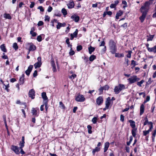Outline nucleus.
I'll return each mask as SVG.
<instances>
[{
	"instance_id": "f257e3e1",
	"label": "nucleus",
	"mask_w": 156,
	"mask_h": 156,
	"mask_svg": "<svg viewBox=\"0 0 156 156\" xmlns=\"http://www.w3.org/2000/svg\"><path fill=\"white\" fill-rule=\"evenodd\" d=\"M152 3V1L149 0V1L146 2L141 7L140 10L142 13V14L140 17V20H144L150 9L149 6Z\"/></svg>"
},
{
	"instance_id": "f03ea898",
	"label": "nucleus",
	"mask_w": 156,
	"mask_h": 156,
	"mask_svg": "<svg viewBox=\"0 0 156 156\" xmlns=\"http://www.w3.org/2000/svg\"><path fill=\"white\" fill-rule=\"evenodd\" d=\"M126 89L125 86L122 84H119L115 87L114 91L115 94H118L121 90Z\"/></svg>"
},
{
	"instance_id": "7ed1b4c3",
	"label": "nucleus",
	"mask_w": 156,
	"mask_h": 156,
	"mask_svg": "<svg viewBox=\"0 0 156 156\" xmlns=\"http://www.w3.org/2000/svg\"><path fill=\"white\" fill-rule=\"evenodd\" d=\"M127 80L129 83L132 84L140 80V79L139 78H138L136 76H133L128 79Z\"/></svg>"
},
{
	"instance_id": "20e7f679",
	"label": "nucleus",
	"mask_w": 156,
	"mask_h": 156,
	"mask_svg": "<svg viewBox=\"0 0 156 156\" xmlns=\"http://www.w3.org/2000/svg\"><path fill=\"white\" fill-rule=\"evenodd\" d=\"M32 115L36 116H38L39 114V110L38 108H32L31 110Z\"/></svg>"
},
{
	"instance_id": "39448f33",
	"label": "nucleus",
	"mask_w": 156,
	"mask_h": 156,
	"mask_svg": "<svg viewBox=\"0 0 156 156\" xmlns=\"http://www.w3.org/2000/svg\"><path fill=\"white\" fill-rule=\"evenodd\" d=\"M37 62L35 63L34 66L35 69L40 67L42 64L41 58V57H38L37 58Z\"/></svg>"
},
{
	"instance_id": "423d86ee",
	"label": "nucleus",
	"mask_w": 156,
	"mask_h": 156,
	"mask_svg": "<svg viewBox=\"0 0 156 156\" xmlns=\"http://www.w3.org/2000/svg\"><path fill=\"white\" fill-rule=\"evenodd\" d=\"M75 100L78 102H83L85 100V98L83 95L80 94L76 97Z\"/></svg>"
},
{
	"instance_id": "0eeeda50",
	"label": "nucleus",
	"mask_w": 156,
	"mask_h": 156,
	"mask_svg": "<svg viewBox=\"0 0 156 156\" xmlns=\"http://www.w3.org/2000/svg\"><path fill=\"white\" fill-rule=\"evenodd\" d=\"M11 149L16 154H20L19 148L18 147L15 146H12Z\"/></svg>"
},
{
	"instance_id": "6e6552de",
	"label": "nucleus",
	"mask_w": 156,
	"mask_h": 156,
	"mask_svg": "<svg viewBox=\"0 0 156 156\" xmlns=\"http://www.w3.org/2000/svg\"><path fill=\"white\" fill-rule=\"evenodd\" d=\"M35 91L33 89L30 90L29 92V97L31 98L32 99H34V98Z\"/></svg>"
},
{
	"instance_id": "1a4fd4ad",
	"label": "nucleus",
	"mask_w": 156,
	"mask_h": 156,
	"mask_svg": "<svg viewBox=\"0 0 156 156\" xmlns=\"http://www.w3.org/2000/svg\"><path fill=\"white\" fill-rule=\"evenodd\" d=\"M103 101V99L101 96L99 97L96 100V103L97 104L99 105L102 104Z\"/></svg>"
},
{
	"instance_id": "9d476101",
	"label": "nucleus",
	"mask_w": 156,
	"mask_h": 156,
	"mask_svg": "<svg viewBox=\"0 0 156 156\" xmlns=\"http://www.w3.org/2000/svg\"><path fill=\"white\" fill-rule=\"evenodd\" d=\"M33 65H30L28 67L25 73H26V74L27 76H28L29 75L30 73V72H31V71L32 70V69L33 68Z\"/></svg>"
},
{
	"instance_id": "9b49d317",
	"label": "nucleus",
	"mask_w": 156,
	"mask_h": 156,
	"mask_svg": "<svg viewBox=\"0 0 156 156\" xmlns=\"http://www.w3.org/2000/svg\"><path fill=\"white\" fill-rule=\"evenodd\" d=\"M116 42L113 40H110L109 42V48L116 47Z\"/></svg>"
},
{
	"instance_id": "f8f14e48",
	"label": "nucleus",
	"mask_w": 156,
	"mask_h": 156,
	"mask_svg": "<svg viewBox=\"0 0 156 156\" xmlns=\"http://www.w3.org/2000/svg\"><path fill=\"white\" fill-rule=\"evenodd\" d=\"M30 46L29 49V52L28 54H29L30 51H33L35 50L36 47L33 44L30 43Z\"/></svg>"
},
{
	"instance_id": "ddd939ff",
	"label": "nucleus",
	"mask_w": 156,
	"mask_h": 156,
	"mask_svg": "<svg viewBox=\"0 0 156 156\" xmlns=\"http://www.w3.org/2000/svg\"><path fill=\"white\" fill-rule=\"evenodd\" d=\"M68 7L69 9H72L74 6V3L73 1H70L67 4Z\"/></svg>"
},
{
	"instance_id": "4468645a",
	"label": "nucleus",
	"mask_w": 156,
	"mask_h": 156,
	"mask_svg": "<svg viewBox=\"0 0 156 156\" xmlns=\"http://www.w3.org/2000/svg\"><path fill=\"white\" fill-rule=\"evenodd\" d=\"M51 66L52 67V70L53 72H55L57 71L55 65L54 61L52 60L51 62Z\"/></svg>"
},
{
	"instance_id": "2eb2a0df",
	"label": "nucleus",
	"mask_w": 156,
	"mask_h": 156,
	"mask_svg": "<svg viewBox=\"0 0 156 156\" xmlns=\"http://www.w3.org/2000/svg\"><path fill=\"white\" fill-rule=\"evenodd\" d=\"M109 49L110 51L111 52L112 54H114L115 53V52L117 50V48L116 46L115 47H112L109 48Z\"/></svg>"
},
{
	"instance_id": "dca6fc26",
	"label": "nucleus",
	"mask_w": 156,
	"mask_h": 156,
	"mask_svg": "<svg viewBox=\"0 0 156 156\" xmlns=\"http://www.w3.org/2000/svg\"><path fill=\"white\" fill-rule=\"evenodd\" d=\"M110 104V98L108 97L105 102V105L106 106V108H108Z\"/></svg>"
},
{
	"instance_id": "f3484780",
	"label": "nucleus",
	"mask_w": 156,
	"mask_h": 156,
	"mask_svg": "<svg viewBox=\"0 0 156 156\" xmlns=\"http://www.w3.org/2000/svg\"><path fill=\"white\" fill-rule=\"evenodd\" d=\"M129 122L130 123V125L131 126V127L133 128H135V122L134 121L132 120H130L129 121Z\"/></svg>"
},
{
	"instance_id": "a211bd4d",
	"label": "nucleus",
	"mask_w": 156,
	"mask_h": 156,
	"mask_svg": "<svg viewBox=\"0 0 156 156\" xmlns=\"http://www.w3.org/2000/svg\"><path fill=\"white\" fill-rule=\"evenodd\" d=\"M144 106L143 104H142L140 107V115H142L144 112Z\"/></svg>"
},
{
	"instance_id": "6ab92c4d",
	"label": "nucleus",
	"mask_w": 156,
	"mask_h": 156,
	"mask_svg": "<svg viewBox=\"0 0 156 156\" xmlns=\"http://www.w3.org/2000/svg\"><path fill=\"white\" fill-rule=\"evenodd\" d=\"M149 51L154 52V53H156V45L154 46L153 47L149 48Z\"/></svg>"
},
{
	"instance_id": "aec40b11",
	"label": "nucleus",
	"mask_w": 156,
	"mask_h": 156,
	"mask_svg": "<svg viewBox=\"0 0 156 156\" xmlns=\"http://www.w3.org/2000/svg\"><path fill=\"white\" fill-rule=\"evenodd\" d=\"M41 96L42 98L44 100V101H47L48 98L46 96V93L45 92H43L41 94Z\"/></svg>"
},
{
	"instance_id": "412c9836",
	"label": "nucleus",
	"mask_w": 156,
	"mask_h": 156,
	"mask_svg": "<svg viewBox=\"0 0 156 156\" xmlns=\"http://www.w3.org/2000/svg\"><path fill=\"white\" fill-rule=\"evenodd\" d=\"M123 12L122 10H119L118 12H117L116 15V19H119V17L121 16Z\"/></svg>"
},
{
	"instance_id": "4be33fe9",
	"label": "nucleus",
	"mask_w": 156,
	"mask_h": 156,
	"mask_svg": "<svg viewBox=\"0 0 156 156\" xmlns=\"http://www.w3.org/2000/svg\"><path fill=\"white\" fill-rule=\"evenodd\" d=\"M24 75L23 74L20 79V84H23L24 83Z\"/></svg>"
},
{
	"instance_id": "5701e85b",
	"label": "nucleus",
	"mask_w": 156,
	"mask_h": 156,
	"mask_svg": "<svg viewBox=\"0 0 156 156\" xmlns=\"http://www.w3.org/2000/svg\"><path fill=\"white\" fill-rule=\"evenodd\" d=\"M3 120L5 124V126L6 127V129L7 131V133L8 134H9V131H8V126L7 125V124L6 123V117L5 116H3Z\"/></svg>"
},
{
	"instance_id": "b1692460",
	"label": "nucleus",
	"mask_w": 156,
	"mask_h": 156,
	"mask_svg": "<svg viewBox=\"0 0 156 156\" xmlns=\"http://www.w3.org/2000/svg\"><path fill=\"white\" fill-rule=\"evenodd\" d=\"M66 25L65 23H58V24L57 25L56 27L57 29H59L60 27H64Z\"/></svg>"
},
{
	"instance_id": "393cba45",
	"label": "nucleus",
	"mask_w": 156,
	"mask_h": 156,
	"mask_svg": "<svg viewBox=\"0 0 156 156\" xmlns=\"http://www.w3.org/2000/svg\"><path fill=\"white\" fill-rule=\"evenodd\" d=\"M89 53L90 54H91L94 51L95 48L90 46L88 48Z\"/></svg>"
},
{
	"instance_id": "a878e982",
	"label": "nucleus",
	"mask_w": 156,
	"mask_h": 156,
	"mask_svg": "<svg viewBox=\"0 0 156 156\" xmlns=\"http://www.w3.org/2000/svg\"><path fill=\"white\" fill-rule=\"evenodd\" d=\"M0 48L2 51L4 52H6L7 51L5 45L4 44H2L1 45Z\"/></svg>"
},
{
	"instance_id": "bb28decb",
	"label": "nucleus",
	"mask_w": 156,
	"mask_h": 156,
	"mask_svg": "<svg viewBox=\"0 0 156 156\" xmlns=\"http://www.w3.org/2000/svg\"><path fill=\"white\" fill-rule=\"evenodd\" d=\"M136 130H137V129L136 128H133L132 130V135L134 137H135V136L136 135Z\"/></svg>"
},
{
	"instance_id": "cd10ccee",
	"label": "nucleus",
	"mask_w": 156,
	"mask_h": 156,
	"mask_svg": "<svg viewBox=\"0 0 156 156\" xmlns=\"http://www.w3.org/2000/svg\"><path fill=\"white\" fill-rule=\"evenodd\" d=\"M4 17L6 19H8L9 20L11 19V17L10 15L8 13H5L4 15Z\"/></svg>"
},
{
	"instance_id": "c85d7f7f",
	"label": "nucleus",
	"mask_w": 156,
	"mask_h": 156,
	"mask_svg": "<svg viewBox=\"0 0 156 156\" xmlns=\"http://www.w3.org/2000/svg\"><path fill=\"white\" fill-rule=\"evenodd\" d=\"M100 148L99 147H96L92 151V153L93 154H94L96 152H98L100 151Z\"/></svg>"
},
{
	"instance_id": "c756f323",
	"label": "nucleus",
	"mask_w": 156,
	"mask_h": 156,
	"mask_svg": "<svg viewBox=\"0 0 156 156\" xmlns=\"http://www.w3.org/2000/svg\"><path fill=\"white\" fill-rule=\"evenodd\" d=\"M71 18L73 20H79L80 17L79 16L76 14H74L71 17Z\"/></svg>"
},
{
	"instance_id": "7c9ffc66",
	"label": "nucleus",
	"mask_w": 156,
	"mask_h": 156,
	"mask_svg": "<svg viewBox=\"0 0 156 156\" xmlns=\"http://www.w3.org/2000/svg\"><path fill=\"white\" fill-rule=\"evenodd\" d=\"M96 58V56L94 55H91L90 57H89V60L91 61L92 62Z\"/></svg>"
},
{
	"instance_id": "2f4dec72",
	"label": "nucleus",
	"mask_w": 156,
	"mask_h": 156,
	"mask_svg": "<svg viewBox=\"0 0 156 156\" xmlns=\"http://www.w3.org/2000/svg\"><path fill=\"white\" fill-rule=\"evenodd\" d=\"M98 118L94 117L92 119V122L94 124H95L97 122Z\"/></svg>"
},
{
	"instance_id": "473e14b6",
	"label": "nucleus",
	"mask_w": 156,
	"mask_h": 156,
	"mask_svg": "<svg viewBox=\"0 0 156 156\" xmlns=\"http://www.w3.org/2000/svg\"><path fill=\"white\" fill-rule=\"evenodd\" d=\"M3 85L5 87V89L7 91V92H9V89H8V88L9 87V84H8L7 85H5L4 83H3Z\"/></svg>"
},
{
	"instance_id": "72a5a7b5",
	"label": "nucleus",
	"mask_w": 156,
	"mask_h": 156,
	"mask_svg": "<svg viewBox=\"0 0 156 156\" xmlns=\"http://www.w3.org/2000/svg\"><path fill=\"white\" fill-rule=\"evenodd\" d=\"M133 139V138L132 136L129 137V141L128 142H127V144L128 146H129L132 141Z\"/></svg>"
},
{
	"instance_id": "f704fd0d",
	"label": "nucleus",
	"mask_w": 156,
	"mask_h": 156,
	"mask_svg": "<svg viewBox=\"0 0 156 156\" xmlns=\"http://www.w3.org/2000/svg\"><path fill=\"white\" fill-rule=\"evenodd\" d=\"M154 35H150L149 37L147 39V41H152L154 38Z\"/></svg>"
},
{
	"instance_id": "c9c22d12",
	"label": "nucleus",
	"mask_w": 156,
	"mask_h": 156,
	"mask_svg": "<svg viewBox=\"0 0 156 156\" xmlns=\"http://www.w3.org/2000/svg\"><path fill=\"white\" fill-rule=\"evenodd\" d=\"M144 82V81L143 80H141L140 82H137V85L140 87L141 86V85Z\"/></svg>"
},
{
	"instance_id": "e433bc0d",
	"label": "nucleus",
	"mask_w": 156,
	"mask_h": 156,
	"mask_svg": "<svg viewBox=\"0 0 156 156\" xmlns=\"http://www.w3.org/2000/svg\"><path fill=\"white\" fill-rule=\"evenodd\" d=\"M62 12L64 15H66L67 14L66 10L65 8H63L62 10Z\"/></svg>"
},
{
	"instance_id": "4c0bfd02",
	"label": "nucleus",
	"mask_w": 156,
	"mask_h": 156,
	"mask_svg": "<svg viewBox=\"0 0 156 156\" xmlns=\"http://www.w3.org/2000/svg\"><path fill=\"white\" fill-rule=\"evenodd\" d=\"M43 103L45 106V108L46 111H47L48 107V106L47 101H43Z\"/></svg>"
},
{
	"instance_id": "58836bf2",
	"label": "nucleus",
	"mask_w": 156,
	"mask_h": 156,
	"mask_svg": "<svg viewBox=\"0 0 156 156\" xmlns=\"http://www.w3.org/2000/svg\"><path fill=\"white\" fill-rule=\"evenodd\" d=\"M13 47L16 50H17L18 49V46H17V44L16 43H14L13 44Z\"/></svg>"
},
{
	"instance_id": "ea45409f",
	"label": "nucleus",
	"mask_w": 156,
	"mask_h": 156,
	"mask_svg": "<svg viewBox=\"0 0 156 156\" xmlns=\"http://www.w3.org/2000/svg\"><path fill=\"white\" fill-rule=\"evenodd\" d=\"M144 120H145V121L144 123V125L145 126L147 125V124H149V122H148V120L147 117L145 118Z\"/></svg>"
},
{
	"instance_id": "a19ab883",
	"label": "nucleus",
	"mask_w": 156,
	"mask_h": 156,
	"mask_svg": "<svg viewBox=\"0 0 156 156\" xmlns=\"http://www.w3.org/2000/svg\"><path fill=\"white\" fill-rule=\"evenodd\" d=\"M60 107L62 109H64L65 108V106L63 104L62 102H59Z\"/></svg>"
},
{
	"instance_id": "79ce46f5",
	"label": "nucleus",
	"mask_w": 156,
	"mask_h": 156,
	"mask_svg": "<svg viewBox=\"0 0 156 156\" xmlns=\"http://www.w3.org/2000/svg\"><path fill=\"white\" fill-rule=\"evenodd\" d=\"M137 64L135 61L133 60H132L131 65H133V67H134L135 66L137 65Z\"/></svg>"
},
{
	"instance_id": "37998d69",
	"label": "nucleus",
	"mask_w": 156,
	"mask_h": 156,
	"mask_svg": "<svg viewBox=\"0 0 156 156\" xmlns=\"http://www.w3.org/2000/svg\"><path fill=\"white\" fill-rule=\"evenodd\" d=\"M82 46L81 45H78L76 49L78 51H79L82 50Z\"/></svg>"
},
{
	"instance_id": "c03bdc74",
	"label": "nucleus",
	"mask_w": 156,
	"mask_h": 156,
	"mask_svg": "<svg viewBox=\"0 0 156 156\" xmlns=\"http://www.w3.org/2000/svg\"><path fill=\"white\" fill-rule=\"evenodd\" d=\"M132 52L131 51H128V54H127L126 56L128 58H130L131 57V54Z\"/></svg>"
},
{
	"instance_id": "a18cd8bd",
	"label": "nucleus",
	"mask_w": 156,
	"mask_h": 156,
	"mask_svg": "<svg viewBox=\"0 0 156 156\" xmlns=\"http://www.w3.org/2000/svg\"><path fill=\"white\" fill-rule=\"evenodd\" d=\"M75 54V52L72 50V48H70V51L69 52V54L70 55H73Z\"/></svg>"
},
{
	"instance_id": "49530a36",
	"label": "nucleus",
	"mask_w": 156,
	"mask_h": 156,
	"mask_svg": "<svg viewBox=\"0 0 156 156\" xmlns=\"http://www.w3.org/2000/svg\"><path fill=\"white\" fill-rule=\"evenodd\" d=\"M78 32V30L77 29H76L75 31L73 33V36H74L75 37H76L77 35Z\"/></svg>"
},
{
	"instance_id": "de8ad7c7",
	"label": "nucleus",
	"mask_w": 156,
	"mask_h": 156,
	"mask_svg": "<svg viewBox=\"0 0 156 156\" xmlns=\"http://www.w3.org/2000/svg\"><path fill=\"white\" fill-rule=\"evenodd\" d=\"M109 145V143L108 142H106L105 144V148H107L108 149Z\"/></svg>"
},
{
	"instance_id": "09e8293b",
	"label": "nucleus",
	"mask_w": 156,
	"mask_h": 156,
	"mask_svg": "<svg viewBox=\"0 0 156 156\" xmlns=\"http://www.w3.org/2000/svg\"><path fill=\"white\" fill-rule=\"evenodd\" d=\"M37 40L39 42H40L42 41V37L41 35L38 36L37 37Z\"/></svg>"
},
{
	"instance_id": "8fccbe9b",
	"label": "nucleus",
	"mask_w": 156,
	"mask_h": 156,
	"mask_svg": "<svg viewBox=\"0 0 156 156\" xmlns=\"http://www.w3.org/2000/svg\"><path fill=\"white\" fill-rule=\"evenodd\" d=\"M25 142H20V148H22L24 146V144Z\"/></svg>"
},
{
	"instance_id": "3c124183",
	"label": "nucleus",
	"mask_w": 156,
	"mask_h": 156,
	"mask_svg": "<svg viewBox=\"0 0 156 156\" xmlns=\"http://www.w3.org/2000/svg\"><path fill=\"white\" fill-rule=\"evenodd\" d=\"M82 58L83 59L84 61L86 62H87L88 61V58L87 57H82Z\"/></svg>"
},
{
	"instance_id": "603ef678",
	"label": "nucleus",
	"mask_w": 156,
	"mask_h": 156,
	"mask_svg": "<svg viewBox=\"0 0 156 156\" xmlns=\"http://www.w3.org/2000/svg\"><path fill=\"white\" fill-rule=\"evenodd\" d=\"M76 75L75 74H72L71 76H70L69 78L71 79H74L76 77Z\"/></svg>"
},
{
	"instance_id": "864d4df0",
	"label": "nucleus",
	"mask_w": 156,
	"mask_h": 156,
	"mask_svg": "<svg viewBox=\"0 0 156 156\" xmlns=\"http://www.w3.org/2000/svg\"><path fill=\"white\" fill-rule=\"evenodd\" d=\"M120 120L122 122H123L124 120V116L122 115H120Z\"/></svg>"
},
{
	"instance_id": "5fc2aeb1",
	"label": "nucleus",
	"mask_w": 156,
	"mask_h": 156,
	"mask_svg": "<svg viewBox=\"0 0 156 156\" xmlns=\"http://www.w3.org/2000/svg\"><path fill=\"white\" fill-rule=\"evenodd\" d=\"M37 9H39L41 11L43 12L44 11V9L41 6H40L37 8Z\"/></svg>"
},
{
	"instance_id": "6e6d98bb",
	"label": "nucleus",
	"mask_w": 156,
	"mask_h": 156,
	"mask_svg": "<svg viewBox=\"0 0 156 156\" xmlns=\"http://www.w3.org/2000/svg\"><path fill=\"white\" fill-rule=\"evenodd\" d=\"M3 56H2V58L4 59H8V57L7 55H5V53H3Z\"/></svg>"
},
{
	"instance_id": "4d7b16f0",
	"label": "nucleus",
	"mask_w": 156,
	"mask_h": 156,
	"mask_svg": "<svg viewBox=\"0 0 156 156\" xmlns=\"http://www.w3.org/2000/svg\"><path fill=\"white\" fill-rule=\"evenodd\" d=\"M149 125H150L149 129L151 130L153 128V125L152 122H149Z\"/></svg>"
},
{
	"instance_id": "13d9d810",
	"label": "nucleus",
	"mask_w": 156,
	"mask_h": 156,
	"mask_svg": "<svg viewBox=\"0 0 156 156\" xmlns=\"http://www.w3.org/2000/svg\"><path fill=\"white\" fill-rule=\"evenodd\" d=\"M155 13H154L153 15V17L154 18H156V4L155 5Z\"/></svg>"
},
{
	"instance_id": "bf43d9fd",
	"label": "nucleus",
	"mask_w": 156,
	"mask_h": 156,
	"mask_svg": "<svg viewBox=\"0 0 156 156\" xmlns=\"http://www.w3.org/2000/svg\"><path fill=\"white\" fill-rule=\"evenodd\" d=\"M104 90H108L109 88V87L107 85H106L104 87H103Z\"/></svg>"
},
{
	"instance_id": "052dcab7",
	"label": "nucleus",
	"mask_w": 156,
	"mask_h": 156,
	"mask_svg": "<svg viewBox=\"0 0 156 156\" xmlns=\"http://www.w3.org/2000/svg\"><path fill=\"white\" fill-rule=\"evenodd\" d=\"M52 10V8L51 6H49L48 9V11L49 12H51Z\"/></svg>"
},
{
	"instance_id": "680f3d73",
	"label": "nucleus",
	"mask_w": 156,
	"mask_h": 156,
	"mask_svg": "<svg viewBox=\"0 0 156 156\" xmlns=\"http://www.w3.org/2000/svg\"><path fill=\"white\" fill-rule=\"evenodd\" d=\"M43 24V22L41 21H39L38 22V24H37V25L38 26H41Z\"/></svg>"
},
{
	"instance_id": "e2e57ef3",
	"label": "nucleus",
	"mask_w": 156,
	"mask_h": 156,
	"mask_svg": "<svg viewBox=\"0 0 156 156\" xmlns=\"http://www.w3.org/2000/svg\"><path fill=\"white\" fill-rule=\"evenodd\" d=\"M35 4L34 3V2H31V3L30 6V7L31 8H33L34 5Z\"/></svg>"
},
{
	"instance_id": "0e129e2a",
	"label": "nucleus",
	"mask_w": 156,
	"mask_h": 156,
	"mask_svg": "<svg viewBox=\"0 0 156 156\" xmlns=\"http://www.w3.org/2000/svg\"><path fill=\"white\" fill-rule=\"evenodd\" d=\"M30 33L33 37H35L37 35V34L35 32H32Z\"/></svg>"
},
{
	"instance_id": "69168bd1",
	"label": "nucleus",
	"mask_w": 156,
	"mask_h": 156,
	"mask_svg": "<svg viewBox=\"0 0 156 156\" xmlns=\"http://www.w3.org/2000/svg\"><path fill=\"white\" fill-rule=\"evenodd\" d=\"M143 132V134L145 136H146L147 134H148L149 133L147 131V130L144 131Z\"/></svg>"
},
{
	"instance_id": "338daca9",
	"label": "nucleus",
	"mask_w": 156,
	"mask_h": 156,
	"mask_svg": "<svg viewBox=\"0 0 156 156\" xmlns=\"http://www.w3.org/2000/svg\"><path fill=\"white\" fill-rule=\"evenodd\" d=\"M37 75V70H35L33 73V76L34 77H36Z\"/></svg>"
},
{
	"instance_id": "774afa93",
	"label": "nucleus",
	"mask_w": 156,
	"mask_h": 156,
	"mask_svg": "<svg viewBox=\"0 0 156 156\" xmlns=\"http://www.w3.org/2000/svg\"><path fill=\"white\" fill-rule=\"evenodd\" d=\"M115 5L114 4H112L110 6V7L111 8H114L116 7Z\"/></svg>"
}]
</instances>
